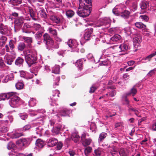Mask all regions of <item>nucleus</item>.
<instances>
[{
	"instance_id": "774afa93",
	"label": "nucleus",
	"mask_w": 156,
	"mask_h": 156,
	"mask_svg": "<svg viewBox=\"0 0 156 156\" xmlns=\"http://www.w3.org/2000/svg\"><path fill=\"white\" fill-rule=\"evenodd\" d=\"M129 75L127 74H125L123 75V77L125 80H127L129 79Z\"/></svg>"
},
{
	"instance_id": "37998d69",
	"label": "nucleus",
	"mask_w": 156,
	"mask_h": 156,
	"mask_svg": "<svg viewBox=\"0 0 156 156\" xmlns=\"http://www.w3.org/2000/svg\"><path fill=\"white\" fill-rule=\"evenodd\" d=\"M94 154H93L94 155L96 156H100L101 155V151L100 148H97L95 149L94 152Z\"/></svg>"
},
{
	"instance_id": "bb28decb",
	"label": "nucleus",
	"mask_w": 156,
	"mask_h": 156,
	"mask_svg": "<svg viewBox=\"0 0 156 156\" xmlns=\"http://www.w3.org/2000/svg\"><path fill=\"white\" fill-rule=\"evenodd\" d=\"M58 140L55 138H52L49 139V147H52L58 143Z\"/></svg>"
},
{
	"instance_id": "bf43d9fd",
	"label": "nucleus",
	"mask_w": 156,
	"mask_h": 156,
	"mask_svg": "<svg viewBox=\"0 0 156 156\" xmlns=\"http://www.w3.org/2000/svg\"><path fill=\"white\" fill-rule=\"evenodd\" d=\"M109 95L111 97H113L116 94V91L115 90H113L111 92H108Z\"/></svg>"
},
{
	"instance_id": "dca6fc26",
	"label": "nucleus",
	"mask_w": 156,
	"mask_h": 156,
	"mask_svg": "<svg viewBox=\"0 0 156 156\" xmlns=\"http://www.w3.org/2000/svg\"><path fill=\"white\" fill-rule=\"evenodd\" d=\"M70 113V110L66 108H63L60 110L59 112L60 115L61 116H69Z\"/></svg>"
},
{
	"instance_id": "2eb2a0df",
	"label": "nucleus",
	"mask_w": 156,
	"mask_h": 156,
	"mask_svg": "<svg viewBox=\"0 0 156 156\" xmlns=\"http://www.w3.org/2000/svg\"><path fill=\"white\" fill-rule=\"evenodd\" d=\"M93 30L92 28H88L84 35V37L85 40L88 41L90 39L91 37V34L93 32Z\"/></svg>"
},
{
	"instance_id": "5fc2aeb1",
	"label": "nucleus",
	"mask_w": 156,
	"mask_h": 156,
	"mask_svg": "<svg viewBox=\"0 0 156 156\" xmlns=\"http://www.w3.org/2000/svg\"><path fill=\"white\" fill-rule=\"evenodd\" d=\"M97 88L96 87H95L94 85H92L90 88V89L89 90V93H92L94 92Z\"/></svg>"
},
{
	"instance_id": "412c9836",
	"label": "nucleus",
	"mask_w": 156,
	"mask_h": 156,
	"mask_svg": "<svg viewBox=\"0 0 156 156\" xmlns=\"http://www.w3.org/2000/svg\"><path fill=\"white\" fill-rule=\"evenodd\" d=\"M7 32L6 27L2 23H0V33L3 35L5 34Z\"/></svg>"
},
{
	"instance_id": "f257e3e1",
	"label": "nucleus",
	"mask_w": 156,
	"mask_h": 156,
	"mask_svg": "<svg viewBox=\"0 0 156 156\" xmlns=\"http://www.w3.org/2000/svg\"><path fill=\"white\" fill-rule=\"evenodd\" d=\"M25 60L29 67L36 63L37 52L34 49H28L23 51Z\"/></svg>"
},
{
	"instance_id": "72a5a7b5",
	"label": "nucleus",
	"mask_w": 156,
	"mask_h": 156,
	"mask_svg": "<svg viewBox=\"0 0 156 156\" xmlns=\"http://www.w3.org/2000/svg\"><path fill=\"white\" fill-rule=\"evenodd\" d=\"M121 38V36L119 34H115L111 38V40L113 41H117L120 40Z\"/></svg>"
},
{
	"instance_id": "4d7b16f0",
	"label": "nucleus",
	"mask_w": 156,
	"mask_h": 156,
	"mask_svg": "<svg viewBox=\"0 0 156 156\" xmlns=\"http://www.w3.org/2000/svg\"><path fill=\"white\" fill-rule=\"evenodd\" d=\"M62 146H63V144L61 142H58V143H57V149L58 150H60L62 148Z\"/></svg>"
},
{
	"instance_id": "f704fd0d",
	"label": "nucleus",
	"mask_w": 156,
	"mask_h": 156,
	"mask_svg": "<svg viewBox=\"0 0 156 156\" xmlns=\"http://www.w3.org/2000/svg\"><path fill=\"white\" fill-rule=\"evenodd\" d=\"M107 133H102L99 135V137L98 139L99 142H102L103 140L105 139L107 136Z\"/></svg>"
},
{
	"instance_id": "1a4fd4ad",
	"label": "nucleus",
	"mask_w": 156,
	"mask_h": 156,
	"mask_svg": "<svg viewBox=\"0 0 156 156\" xmlns=\"http://www.w3.org/2000/svg\"><path fill=\"white\" fill-rule=\"evenodd\" d=\"M22 39L24 41V42L27 43V47L29 48H31V43L33 42V38L31 37L23 36V37Z\"/></svg>"
},
{
	"instance_id": "2f4dec72",
	"label": "nucleus",
	"mask_w": 156,
	"mask_h": 156,
	"mask_svg": "<svg viewBox=\"0 0 156 156\" xmlns=\"http://www.w3.org/2000/svg\"><path fill=\"white\" fill-rule=\"evenodd\" d=\"M130 13L129 11L125 10L123 12H120V16L123 18H127Z\"/></svg>"
},
{
	"instance_id": "473e14b6",
	"label": "nucleus",
	"mask_w": 156,
	"mask_h": 156,
	"mask_svg": "<svg viewBox=\"0 0 156 156\" xmlns=\"http://www.w3.org/2000/svg\"><path fill=\"white\" fill-rule=\"evenodd\" d=\"M74 12L71 10H69L67 11L66 12V15L68 18L72 17L74 16Z\"/></svg>"
},
{
	"instance_id": "49530a36",
	"label": "nucleus",
	"mask_w": 156,
	"mask_h": 156,
	"mask_svg": "<svg viewBox=\"0 0 156 156\" xmlns=\"http://www.w3.org/2000/svg\"><path fill=\"white\" fill-rule=\"evenodd\" d=\"M49 33L53 36H56L57 34V32L55 30H53L52 28H49Z\"/></svg>"
},
{
	"instance_id": "680f3d73",
	"label": "nucleus",
	"mask_w": 156,
	"mask_h": 156,
	"mask_svg": "<svg viewBox=\"0 0 156 156\" xmlns=\"http://www.w3.org/2000/svg\"><path fill=\"white\" fill-rule=\"evenodd\" d=\"M8 130V128L5 126L3 127L1 129V131L4 133L6 132Z\"/></svg>"
},
{
	"instance_id": "9b49d317",
	"label": "nucleus",
	"mask_w": 156,
	"mask_h": 156,
	"mask_svg": "<svg viewBox=\"0 0 156 156\" xmlns=\"http://www.w3.org/2000/svg\"><path fill=\"white\" fill-rule=\"evenodd\" d=\"M141 40V37L139 35H136L133 38V45L136 48L139 46Z\"/></svg>"
},
{
	"instance_id": "ddd939ff",
	"label": "nucleus",
	"mask_w": 156,
	"mask_h": 156,
	"mask_svg": "<svg viewBox=\"0 0 156 156\" xmlns=\"http://www.w3.org/2000/svg\"><path fill=\"white\" fill-rule=\"evenodd\" d=\"M24 19L23 17H20L16 19L14 21L15 26L21 27L24 23Z\"/></svg>"
},
{
	"instance_id": "c03bdc74",
	"label": "nucleus",
	"mask_w": 156,
	"mask_h": 156,
	"mask_svg": "<svg viewBox=\"0 0 156 156\" xmlns=\"http://www.w3.org/2000/svg\"><path fill=\"white\" fill-rule=\"evenodd\" d=\"M15 43V42L12 40H10L9 41V46L11 50H12L14 48L15 45H14V44Z\"/></svg>"
},
{
	"instance_id": "338daca9",
	"label": "nucleus",
	"mask_w": 156,
	"mask_h": 156,
	"mask_svg": "<svg viewBox=\"0 0 156 156\" xmlns=\"http://www.w3.org/2000/svg\"><path fill=\"white\" fill-rule=\"evenodd\" d=\"M128 107L129 108L128 111H132L134 112L136 110V109L135 108H133L132 107L130 106L129 105H128Z\"/></svg>"
},
{
	"instance_id": "58836bf2",
	"label": "nucleus",
	"mask_w": 156,
	"mask_h": 156,
	"mask_svg": "<svg viewBox=\"0 0 156 156\" xmlns=\"http://www.w3.org/2000/svg\"><path fill=\"white\" fill-rule=\"evenodd\" d=\"M15 86L17 89L20 90L23 88L24 84L22 82H19L16 83Z\"/></svg>"
},
{
	"instance_id": "aec40b11",
	"label": "nucleus",
	"mask_w": 156,
	"mask_h": 156,
	"mask_svg": "<svg viewBox=\"0 0 156 156\" xmlns=\"http://www.w3.org/2000/svg\"><path fill=\"white\" fill-rule=\"evenodd\" d=\"M28 10L30 17L32 18V20L35 21L37 20L38 19L37 17L36 18L35 17V14L33 9L31 7H29V8Z\"/></svg>"
},
{
	"instance_id": "c9c22d12",
	"label": "nucleus",
	"mask_w": 156,
	"mask_h": 156,
	"mask_svg": "<svg viewBox=\"0 0 156 156\" xmlns=\"http://www.w3.org/2000/svg\"><path fill=\"white\" fill-rule=\"evenodd\" d=\"M135 25L136 27L139 29H144L146 27L145 25L140 22H136L135 23Z\"/></svg>"
},
{
	"instance_id": "f3484780",
	"label": "nucleus",
	"mask_w": 156,
	"mask_h": 156,
	"mask_svg": "<svg viewBox=\"0 0 156 156\" xmlns=\"http://www.w3.org/2000/svg\"><path fill=\"white\" fill-rule=\"evenodd\" d=\"M26 45L23 42H20L19 43L17 46V49L18 51H22L26 48Z\"/></svg>"
},
{
	"instance_id": "7ed1b4c3",
	"label": "nucleus",
	"mask_w": 156,
	"mask_h": 156,
	"mask_svg": "<svg viewBox=\"0 0 156 156\" xmlns=\"http://www.w3.org/2000/svg\"><path fill=\"white\" fill-rule=\"evenodd\" d=\"M31 140L29 138H22L17 140L16 143L17 145L21 147H26L30 144Z\"/></svg>"
},
{
	"instance_id": "6e6552de",
	"label": "nucleus",
	"mask_w": 156,
	"mask_h": 156,
	"mask_svg": "<svg viewBox=\"0 0 156 156\" xmlns=\"http://www.w3.org/2000/svg\"><path fill=\"white\" fill-rule=\"evenodd\" d=\"M37 17L38 19L40 17L46 18L47 17L46 13L44 9L42 8L37 9Z\"/></svg>"
},
{
	"instance_id": "8fccbe9b",
	"label": "nucleus",
	"mask_w": 156,
	"mask_h": 156,
	"mask_svg": "<svg viewBox=\"0 0 156 156\" xmlns=\"http://www.w3.org/2000/svg\"><path fill=\"white\" fill-rule=\"evenodd\" d=\"M5 96H6V99H9V98L11 97L14 94V93L13 92H9L7 93H6Z\"/></svg>"
},
{
	"instance_id": "a19ab883",
	"label": "nucleus",
	"mask_w": 156,
	"mask_h": 156,
	"mask_svg": "<svg viewBox=\"0 0 156 156\" xmlns=\"http://www.w3.org/2000/svg\"><path fill=\"white\" fill-rule=\"evenodd\" d=\"M110 152L112 156H115V155L116 153H117V151L116 148L113 146L110 149Z\"/></svg>"
},
{
	"instance_id": "13d9d810",
	"label": "nucleus",
	"mask_w": 156,
	"mask_h": 156,
	"mask_svg": "<svg viewBox=\"0 0 156 156\" xmlns=\"http://www.w3.org/2000/svg\"><path fill=\"white\" fill-rule=\"evenodd\" d=\"M6 99V96L5 93L0 94V101L4 100Z\"/></svg>"
},
{
	"instance_id": "20e7f679",
	"label": "nucleus",
	"mask_w": 156,
	"mask_h": 156,
	"mask_svg": "<svg viewBox=\"0 0 156 156\" xmlns=\"http://www.w3.org/2000/svg\"><path fill=\"white\" fill-rule=\"evenodd\" d=\"M40 123L38 122L36 123L33 124V126L34 127V129L35 131L37 136H41L42 134V131L43 129L42 126H39Z\"/></svg>"
},
{
	"instance_id": "5701e85b",
	"label": "nucleus",
	"mask_w": 156,
	"mask_h": 156,
	"mask_svg": "<svg viewBox=\"0 0 156 156\" xmlns=\"http://www.w3.org/2000/svg\"><path fill=\"white\" fill-rule=\"evenodd\" d=\"M6 63L9 65H11L14 61V58L11 56L5 55V57Z\"/></svg>"
},
{
	"instance_id": "e2e57ef3",
	"label": "nucleus",
	"mask_w": 156,
	"mask_h": 156,
	"mask_svg": "<svg viewBox=\"0 0 156 156\" xmlns=\"http://www.w3.org/2000/svg\"><path fill=\"white\" fill-rule=\"evenodd\" d=\"M112 12L113 13L115 14L116 16H120V12H118L117 10L116 9H114L113 10Z\"/></svg>"
},
{
	"instance_id": "cd10ccee",
	"label": "nucleus",
	"mask_w": 156,
	"mask_h": 156,
	"mask_svg": "<svg viewBox=\"0 0 156 156\" xmlns=\"http://www.w3.org/2000/svg\"><path fill=\"white\" fill-rule=\"evenodd\" d=\"M83 62L82 59H79L77 60L76 63V66L80 70L82 69L83 68Z\"/></svg>"
},
{
	"instance_id": "e433bc0d",
	"label": "nucleus",
	"mask_w": 156,
	"mask_h": 156,
	"mask_svg": "<svg viewBox=\"0 0 156 156\" xmlns=\"http://www.w3.org/2000/svg\"><path fill=\"white\" fill-rule=\"evenodd\" d=\"M7 41L6 37L2 36L0 38V45L3 46L4 45Z\"/></svg>"
},
{
	"instance_id": "69168bd1",
	"label": "nucleus",
	"mask_w": 156,
	"mask_h": 156,
	"mask_svg": "<svg viewBox=\"0 0 156 156\" xmlns=\"http://www.w3.org/2000/svg\"><path fill=\"white\" fill-rule=\"evenodd\" d=\"M20 117L22 119L25 120L27 118V115L26 114H22L20 116Z\"/></svg>"
},
{
	"instance_id": "9d476101",
	"label": "nucleus",
	"mask_w": 156,
	"mask_h": 156,
	"mask_svg": "<svg viewBox=\"0 0 156 156\" xmlns=\"http://www.w3.org/2000/svg\"><path fill=\"white\" fill-rule=\"evenodd\" d=\"M92 0H79V3H82L83 6H87L89 8L88 9L90 10L92 7Z\"/></svg>"
},
{
	"instance_id": "09e8293b",
	"label": "nucleus",
	"mask_w": 156,
	"mask_h": 156,
	"mask_svg": "<svg viewBox=\"0 0 156 156\" xmlns=\"http://www.w3.org/2000/svg\"><path fill=\"white\" fill-rule=\"evenodd\" d=\"M140 18L146 22H147L149 20L148 17L145 15H142L140 16Z\"/></svg>"
},
{
	"instance_id": "0e129e2a",
	"label": "nucleus",
	"mask_w": 156,
	"mask_h": 156,
	"mask_svg": "<svg viewBox=\"0 0 156 156\" xmlns=\"http://www.w3.org/2000/svg\"><path fill=\"white\" fill-rule=\"evenodd\" d=\"M156 70L155 69H154L153 70H151L148 73V75L149 76H151L153 74H154V73H155L154 71H156Z\"/></svg>"
},
{
	"instance_id": "052dcab7",
	"label": "nucleus",
	"mask_w": 156,
	"mask_h": 156,
	"mask_svg": "<svg viewBox=\"0 0 156 156\" xmlns=\"http://www.w3.org/2000/svg\"><path fill=\"white\" fill-rule=\"evenodd\" d=\"M68 45L70 48H72L73 46V41L72 40H69L68 43Z\"/></svg>"
},
{
	"instance_id": "a18cd8bd",
	"label": "nucleus",
	"mask_w": 156,
	"mask_h": 156,
	"mask_svg": "<svg viewBox=\"0 0 156 156\" xmlns=\"http://www.w3.org/2000/svg\"><path fill=\"white\" fill-rule=\"evenodd\" d=\"M156 55V51L154 53L151 54L147 56L145 58V60H147L148 61H150L151 58Z\"/></svg>"
},
{
	"instance_id": "7c9ffc66",
	"label": "nucleus",
	"mask_w": 156,
	"mask_h": 156,
	"mask_svg": "<svg viewBox=\"0 0 156 156\" xmlns=\"http://www.w3.org/2000/svg\"><path fill=\"white\" fill-rule=\"evenodd\" d=\"M148 5V2L146 1H142L140 4V6L142 9H146Z\"/></svg>"
},
{
	"instance_id": "6e6d98bb",
	"label": "nucleus",
	"mask_w": 156,
	"mask_h": 156,
	"mask_svg": "<svg viewBox=\"0 0 156 156\" xmlns=\"http://www.w3.org/2000/svg\"><path fill=\"white\" fill-rule=\"evenodd\" d=\"M5 66V64L4 62L2 57H0V67L1 68H4Z\"/></svg>"
},
{
	"instance_id": "6ab92c4d",
	"label": "nucleus",
	"mask_w": 156,
	"mask_h": 156,
	"mask_svg": "<svg viewBox=\"0 0 156 156\" xmlns=\"http://www.w3.org/2000/svg\"><path fill=\"white\" fill-rule=\"evenodd\" d=\"M24 62V59L21 57H19L15 61V64L18 66H20L23 65Z\"/></svg>"
},
{
	"instance_id": "39448f33",
	"label": "nucleus",
	"mask_w": 156,
	"mask_h": 156,
	"mask_svg": "<svg viewBox=\"0 0 156 156\" xmlns=\"http://www.w3.org/2000/svg\"><path fill=\"white\" fill-rule=\"evenodd\" d=\"M86 134L85 133L82 134L81 137V140L83 145L87 147L90 144L92 140L90 138H86Z\"/></svg>"
},
{
	"instance_id": "a211bd4d",
	"label": "nucleus",
	"mask_w": 156,
	"mask_h": 156,
	"mask_svg": "<svg viewBox=\"0 0 156 156\" xmlns=\"http://www.w3.org/2000/svg\"><path fill=\"white\" fill-rule=\"evenodd\" d=\"M101 23L100 24H97L96 26L99 27L103 25H106L108 24L110 22V20L108 19H107L106 18H105L104 19L100 20Z\"/></svg>"
},
{
	"instance_id": "0eeeda50",
	"label": "nucleus",
	"mask_w": 156,
	"mask_h": 156,
	"mask_svg": "<svg viewBox=\"0 0 156 156\" xmlns=\"http://www.w3.org/2000/svg\"><path fill=\"white\" fill-rule=\"evenodd\" d=\"M50 19L54 23L57 24L62 23L64 21V19L62 17L59 18L55 14L51 15Z\"/></svg>"
},
{
	"instance_id": "79ce46f5",
	"label": "nucleus",
	"mask_w": 156,
	"mask_h": 156,
	"mask_svg": "<svg viewBox=\"0 0 156 156\" xmlns=\"http://www.w3.org/2000/svg\"><path fill=\"white\" fill-rule=\"evenodd\" d=\"M92 149L91 147L88 146L84 150V152L86 156H88V154L91 152Z\"/></svg>"
},
{
	"instance_id": "603ef678",
	"label": "nucleus",
	"mask_w": 156,
	"mask_h": 156,
	"mask_svg": "<svg viewBox=\"0 0 156 156\" xmlns=\"http://www.w3.org/2000/svg\"><path fill=\"white\" fill-rule=\"evenodd\" d=\"M14 146V144L12 142H10L7 144V148L9 150H10Z\"/></svg>"
},
{
	"instance_id": "f8f14e48",
	"label": "nucleus",
	"mask_w": 156,
	"mask_h": 156,
	"mask_svg": "<svg viewBox=\"0 0 156 156\" xmlns=\"http://www.w3.org/2000/svg\"><path fill=\"white\" fill-rule=\"evenodd\" d=\"M119 52H124L126 51L129 49V47L128 44L123 43L121 44L119 46Z\"/></svg>"
},
{
	"instance_id": "864d4df0",
	"label": "nucleus",
	"mask_w": 156,
	"mask_h": 156,
	"mask_svg": "<svg viewBox=\"0 0 156 156\" xmlns=\"http://www.w3.org/2000/svg\"><path fill=\"white\" fill-rule=\"evenodd\" d=\"M41 26L40 24L37 23H34L33 24V27L36 30H38L40 28Z\"/></svg>"
},
{
	"instance_id": "3c124183",
	"label": "nucleus",
	"mask_w": 156,
	"mask_h": 156,
	"mask_svg": "<svg viewBox=\"0 0 156 156\" xmlns=\"http://www.w3.org/2000/svg\"><path fill=\"white\" fill-rule=\"evenodd\" d=\"M31 127V126L30 125H27L23 127L21 129L22 131H26L30 129Z\"/></svg>"
},
{
	"instance_id": "423d86ee",
	"label": "nucleus",
	"mask_w": 156,
	"mask_h": 156,
	"mask_svg": "<svg viewBox=\"0 0 156 156\" xmlns=\"http://www.w3.org/2000/svg\"><path fill=\"white\" fill-rule=\"evenodd\" d=\"M20 98L17 96H14L9 101V105L11 107L15 108L17 107Z\"/></svg>"
},
{
	"instance_id": "393cba45",
	"label": "nucleus",
	"mask_w": 156,
	"mask_h": 156,
	"mask_svg": "<svg viewBox=\"0 0 156 156\" xmlns=\"http://www.w3.org/2000/svg\"><path fill=\"white\" fill-rule=\"evenodd\" d=\"M36 145L39 148H42L44 145V142L40 139H37L36 142Z\"/></svg>"
},
{
	"instance_id": "c85d7f7f",
	"label": "nucleus",
	"mask_w": 156,
	"mask_h": 156,
	"mask_svg": "<svg viewBox=\"0 0 156 156\" xmlns=\"http://www.w3.org/2000/svg\"><path fill=\"white\" fill-rule=\"evenodd\" d=\"M135 85L131 89L129 92L126 95L129 96L130 94H132V96H134L136 94L137 90L136 88H135Z\"/></svg>"
},
{
	"instance_id": "a878e982",
	"label": "nucleus",
	"mask_w": 156,
	"mask_h": 156,
	"mask_svg": "<svg viewBox=\"0 0 156 156\" xmlns=\"http://www.w3.org/2000/svg\"><path fill=\"white\" fill-rule=\"evenodd\" d=\"M60 66L58 65H55L52 69V72L55 74H59L60 73Z\"/></svg>"
},
{
	"instance_id": "b1692460",
	"label": "nucleus",
	"mask_w": 156,
	"mask_h": 156,
	"mask_svg": "<svg viewBox=\"0 0 156 156\" xmlns=\"http://www.w3.org/2000/svg\"><path fill=\"white\" fill-rule=\"evenodd\" d=\"M43 37V42L46 44L47 48L48 49V44H49V35L47 33H45Z\"/></svg>"
},
{
	"instance_id": "f03ea898",
	"label": "nucleus",
	"mask_w": 156,
	"mask_h": 156,
	"mask_svg": "<svg viewBox=\"0 0 156 156\" xmlns=\"http://www.w3.org/2000/svg\"><path fill=\"white\" fill-rule=\"evenodd\" d=\"M82 3H79L78 10L76 12L77 14L80 16L86 17L88 16L90 12V10L88 9L87 6H83Z\"/></svg>"
},
{
	"instance_id": "4468645a",
	"label": "nucleus",
	"mask_w": 156,
	"mask_h": 156,
	"mask_svg": "<svg viewBox=\"0 0 156 156\" xmlns=\"http://www.w3.org/2000/svg\"><path fill=\"white\" fill-rule=\"evenodd\" d=\"M58 48V44L56 42H54V41L49 37V49H57Z\"/></svg>"
},
{
	"instance_id": "ea45409f",
	"label": "nucleus",
	"mask_w": 156,
	"mask_h": 156,
	"mask_svg": "<svg viewBox=\"0 0 156 156\" xmlns=\"http://www.w3.org/2000/svg\"><path fill=\"white\" fill-rule=\"evenodd\" d=\"M61 129V128L59 126L55 127L53 128L52 131L56 134H58L60 132Z\"/></svg>"
},
{
	"instance_id": "de8ad7c7",
	"label": "nucleus",
	"mask_w": 156,
	"mask_h": 156,
	"mask_svg": "<svg viewBox=\"0 0 156 156\" xmlns=\"http://www.w3.org/2000/svg\"><path fill=\"white\" fill-rule=\"evenodd\" d=\"M119 154L120 156H127V154L126 152L124 149H121L119 152Z\"/></svg>"
},
{
	"instance_id": "4c0bfd02",
	"label": "nucleus",
	"mask_w": 156,
	"mask_h": 156,
	"mask_svg": "<svg viewBox=\"0 0 156 156\" xmlns=\"http://www.w3.org/2000/svg\"><path fill=\"white\" fill-rule=\"evenodd\" d=\"M23 135L24 134L23 133H16L12 135V139H16Z\"/></svg>"
},
{
	"instance_id": "4be33fe9",
	"label": "nucleus",
	"mask_w": 156,
	"mask_h": 156,
	"mask_svg": "<svg viewBox=\"0 0 156 156\" xmlns=\"http://www.w3.org/2000/svg\"><path fill=\"white\" fill-rule=\"evenodd\" d=\"M22 0H9L8 3L14 6H17L22 3Z\"/></svg>"
},
{
	"instance_id": "c756f323",
	"label": "nucleus",
	"mask_w": 156,
	"mask_h": 156,
	"mask_svg": "<svg viewBox=\"0 0 156 156\" xmlns=\"http://www.w3.org/2000/svg\"><path fill=\"white\" fill-rule=\"evenodd\" d=\"M72 139L75 142L77 143L79 141L80 136L77 134L74 133L72 134Z\"/></svg>"
}]
</instances>
